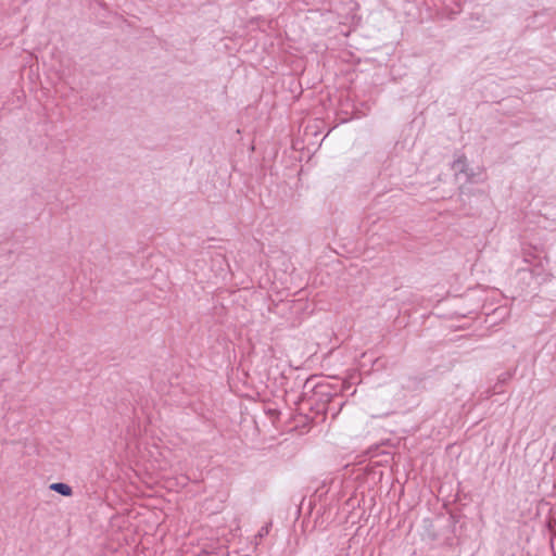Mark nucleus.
Segmentation results:
<instances>
[{
	"mask_svg": "<svg viewBox=\"0 0 556 556\" xmlns=\"http://www.w3.org/2000/svg\"><path fill=\"white\" fill-rule=\"evenodd\" d=\"M50 489L64 495V496L72 495V488L65 483H61V482L52 483L50 485Z\"/></svg>",
	"mask_w": 556,
	"mask_h": 556,
	"instance_id": "f257e3e1",
	"label": "nucleus"
}]
</instances>
